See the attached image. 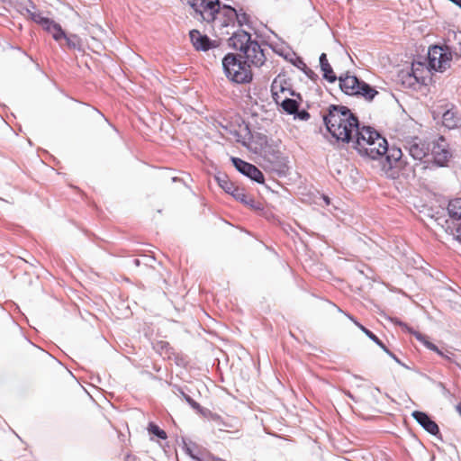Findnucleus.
Wrapping results in <instances>:
<instances>
[{
    "mask_svg": "<svg viewBox=\"0 0 461 461\" xmlns=\"http://www.w3.org/2000/svg\"><path fill=\"white\" fill-rule=\"evenodd\" d=\"M328 131L338 140L350 143L354 130L357 128V117L347 106L330 104L328 113L322 115Z\"/></svg>",
    "mask_w": 461,
    "mask_h": 461,
    "instance_id": "obj_1",
    "label": "nucleus"
},
{
    "mask_svg": "<svg viewBox=\"0 0 461 461\" xmlns=\"http://www.w3.org/2000/svg\"><path fill=\"white\" fill-rule=\"evenodd\" d=\"M222 68L227 78L236 84L249 83L253 78L250 64L241 60V56L228 53L222 59Z\"/></svg>",
    "mask_w": 461,
    "mask_h": 461,
    "instance_id": "obj_2",
    "label": "nucleus"
},
{
    "mask_svg": "<svg viewBox=\"0 0 461 461\" xmlns=\"http://www.w3.org/2000/svg\"><path fill=\"white\" fill-rule=\"evenodd\" d=\"M337 80L339 81L341 91L348 95L360 96L370 102L378 92L370 85L360 80L356 76L349 75L348 72L342 73Z\"/></svg>",
    "mask_w": 461,
    "mask_h": 461,
    "instance_id": "obj_3",
    "label": "nucleus"
},
{
    "mask_svg": "<svg viewBox=\"0 0 461 461\" xmlns=\"http://www.w3.org/2000/svg\"><path fill=\"white\" fill-rule=\"evenodd\" d=\"M454 55L461 58V48L456 50L448 45L429 47L428 51L429 69L437 72L446 71L450 68Z\"/></svg>",
    "mask_w": 461,
    "mask_h": 461,
    "instance_id": "obj_4",
    "label": "nucleus"
},
{
    "mask_svg": "<svg viewBox=\"0 0 461 461\" xmlns=\"http://www.w3.org/2000/svg\"><path fill=\"white\" fill-rule=\"evenodd\" d=\"M404 149L413 160L411 165H415V171L417 167H420L421 170H425L428 167V166L424 164L429 160L424 159L429 156V143L423 141L418 137H414L405 141Z\"/></svg>",
    "mask_w": 461,
    "mask_h": 461,
    "instance_id": "obj_5",
    "label": "nucleus"
},
{
    "mask_svg": "<svg viewBox=\"0 0 461 461\" xmlns=\"http://www.w3.org/2000/svg\"><path fill=\"white\" fill-rule=\"evenodd\" d=\"M390 167H397L402 171V174L406 177L415 176V165H411L406 158H403V153L399 148H389L384 154Z\"/></svg>",
    "mask_w": 461,
    "mask_h": 461,
    "instance_id": "obj_6",
    "label": "nucleus"
},
{
    "mask_svg": "<svg viewBox=\"0 0 461 461\" xmlns=\"http://www.w3.org/2000/svg\"><path fill=\"white\" fill-rule=\"evenodd\" d=\"M380 134L371 127H360V124H358L357 128L354 130L353 140L350 141L352 143V148H354L362 156L364 150L367 146H369V143L376 141L375 139Z\"/></svg>",
    "mask_w": 461,
    "mask_h": 461,
    "instance_id": "obj_7",
    "label": "nucleus"
},
{
    "mask_svg": "<svg viewBox=\"0 0 461 461\" xmlns=\"http://www.w3.org/2000/svg\"><path fill=\"white\" fill-rule=\"evenodd\" d=\"M380 134L371 127H360V124H358L357 128L354 130L353 140L350 141L352 143V148H354L362 156L364 150L367 146H369V143L376 141L375 139Z\"/></svg>",
    "mask_w": 461,
    "mask_h": 461,
    "instance_id": "obj_8",
    "label": "nucleus"
},
{
    "mask_svg": "<svg viewBox=\"0 0 461 461\" xmlns=\"http://www.w3.org/2000/svg\"><path fill=\"white\" fill-rule=\"evenodd\" d=\"M380 134L371 127H360V124H358L357 128L354 130L353 140L350 141L352 143V148H354L362 156L364 150L367 146H369V143L376 141L375 139Z\"/></svg>",
    "mask_w": 461,
    "mask_h": 461,
    "instance_id": "obj_9",
    "label": "nucleus"
},
{
    "mask_svg": "<svg viewBox=\"0 0 461 461\" xmlns=\"http://www.w3.org/2000/svg\"><path fill=\"white\" fill-rule=\"evenodd\" d=\"M429 155L432 157V162L438 167H445L449 161L452 154L447 147V143L443 136L430 144Z\"/></svg>",
    "mask_w": 461,
    "mask_h": 461,
    "instance_id": "obj_10",
    "label": "nucleus"
},
{
    "mask_svg": "<svg viewBox=\"0 0 461 461\" xmlns=\"http://www.w3.org/2000/svg\"><path fill=\"white\" fill-rule=\"evenodd\" d=\"M260 150L259 154L265 160L272 164L274 167H281L284 163V157L278 149L273 144H270L267 136H260Z\"/></svg>",
    "mask_w": 461,
    "mask_h": 461,
    "instance_id": "obj_11",
    "label": "nucleus"
},
{
    "mask_svg": "<svg viewBox=\"0 0 461 461\" xmlns=\"http://www.w3.org/2000/svg\"><path fill=\"white\" fill-rule=\"evenodd\" d=\"M220 9V0H203L199 10L200 12H194L192 15L197 20L211 23L216 20Z\"/></svg>",
    "mask_w": 461,
    "mask_h": 461,
    "instance_id": "obj_12",
    "label": "nucleus"
},
{
    "mask_svg": "<svg viewBox=\"0 0 461 461\" xmlns=\"http://www.w3.org/2000/svg\"><path fill=\"white\" fill-rule=\"evenodd\" d=\"M447 219L445 221L446 231H453L456 227L461 226V198H455L447 204Z\"/></svg>",
    "mask_w": 461,
    "mask_h": 461,
    "instance_id": "obj_13",
    "label": "nucleus"
},
{
    "mask_svg": "<svg viewBox=\"0 0 461 461\" xmlns=\"http://www.w3.org/2000/svg\"><path fill=\"white\" fill-rule=\"evenodd\" d=\"M231 161L236 169L242 175L257 183H264V175L256 166L234 157L231 158Z\"/></svg>",
    "mask_w": 461,
    "mask_h": 461,
    "instance_id": "obj_14",
    "label": "nucleus"
},
{
    "mask_svg": "<svg viewBox=\"0 0 461 461\" xmlns=\"http://www.w3.org/2000/svg\"><path fill=\"white\" fill-rule=\"evenodd\" d=\"M247 63L256 67L262 66L266 61L263 50L257 41H253L242 51Z\"/></svg>",
    "mask_w": 461,
    "mask_h": 461,
    "instance_id": "obj_15",
    "label": "nucleus"
},
{
    "mask_svg": "<svg viewBox=\"0 0 461 461\" xmlns=\"http://www.w3.org/2000/svg\"><path fill=\"white\" fill-rule=\"evenodd\" d=\"M376 141L369 143V146L364 150L362 156L370 158L372 159H377L384 156L387 151V140L379 135Z\"/></svg>",
    "mask_w": 461,
    "mask_h": 461,
    "instance_id": "obj_16",
    "label": "nucleus"
},
{
    "mask_svg": "<svg viewBox=\"0 0 461 461\" xmlns=\"http://www.w3.org/2000/svg\"><path fill=\"white\" fill-rule=\"evenodd\" d=\"M190 40L196 50L206 51L216 47V42L207 35L202 34L198 30H192L189 32Z\"/></svg>",
    "mask_w": 461,
    "mask_h": 461,
    "instance_id": "obj_17",
    "label": "nucleus"
},
{
    "mask_svg": "<svg viewBox=\"0 0 461 461\" xmlns=\"http://www.w3.org/2000/svg\"><path fill=\"white\" fill-rule=\"evenodd\" d=\"M411 416L429 434L436 436L439 433L438 424L426 412L414 411Z\"/></svg>",
    "mask_w": 461,
    "mask_h": 461,
    "instance_id": "obj_18",
    "label": "nucleus"
},
{
    "mask_svg": "<svg viewBox=\"0 0 461 461\" xmlns=\"http://www.w3.org/2000/svg\"><path fill=\"white\" fill-rule=\"evenodd\" d=\"M251 41L252 39L250 33L244 30L235 32L229 39L230 46L240 52H242Z\"/></svg>",
    "mask_w": 461,
    "mask_h": 461,
    "instance_id": "obj_19",
    "label": "nucleus"
},
{
    "mask_svg": "<svg viewBox=\"0 0 461 461\" xmlns=\"http://www.w3.org/2000/svg\"><path fill=\"white\" fill-rule=\"evenodd\" d=\"M273 98L276 104H280L283 110L288 114H294L299 108V103L295 99L285 96L281 100V95L278 93H273Z\"/></svg>",
    "mask_w": 461,
    "mask_h": 461,
    "instance_id": "obj_20",
    "label": "nucleus"
},
{
    "mask_svg": "<svg viewBox=\"0 0 461 461\" xmlns=\"http://www.w3.org/2000/svg\"><path fill=\"white\" fill-rule=\"evenodd\" d=\"M217 15L221 16V25L222 27H228L235 24V18H237V10L230 5H223L221 6L220 12Z\"/></svg>",
    "mask_w": 461,
    "mask_h": 461,
    "instance_id": "obj_21",
    "label": "nucleus"
},
{
    "mask_svg": "<svg viewBox=\"0 0 461 461\" xmlns=\"http://www.w3.org/2000/svg\"><path fill=\"white\" fill-rule=\"evenodd\" d=\"M232 196L237 200L242 203L243 204L252 208V209H260V203L256 202L255 199L245 193L244 189L238 187L233 191Z\"/></svg>",
    "mask_w": 461,
    "mask_h": 461,
    "instance_id": "obj_22",
    "label": "nucleus"
},
{
    "mask_svg": "<svg viewBox=\"0 0 461 461\" xmlns=\"http://www.w3.org/2000/svg\"><path fill=\"white\" fill-rule=\"evenodd\" d=\"M320 67L323 72V77L327 81L330 83H334L337 80V76L335 75L330 64L329 63L327 55L325 53H322L320 56Z\"/></svg>",
    "mask_w": 461,
    "mask_h": 461,
    "instance_id": "obj_23",
    "label": "nucleus"
},
{
    "mask_svg": "<svg viewBox=\"0 0 461 461\" xmlns=\"http://www.w3.org/2000/svg\"><path fill=\"white\" fill-rule=\"evenodd\" d=\"M442 123L448 129H454L461 124V118L452 110H447L442 115Z\"/></svg>",
    "mask_w": 461,
    "mask_h": 461,
    "instance_id": "obj_24",
    "label": "nucleus"
},
{
    "mask_svg": "<svg viewBox=\"0 0 461 461\" xmlns=\"http://www.w3.org/2000/svg\"><path fill=\"white\" fill-rule=\"evenodd\" d=\"M42 29L50 33L53 39L58 42L65 37V32L62 30L61 26L51 19L48 21Z\"/></svg>",
    "mask_w": 461,
    "mask_h": 461,
    "instance_id": "obj_25",
    "label": "nucleus"
},
{
    "mask_svg": "<svg viewBox=\"0 0 461 461\" xmlns=\"http://www.w3.org/2000/svg\"><path fill=\"white\" fill-rule=\"evenodd\" d=\"M350 319L371 340H373L376 345H378L384 351H387V347L382 342L381 339H379V338L376 335H375L372 331H370L368 329L364 327L357 321H354L352 317H350Z\"/></svg>",
    "mask_w": 461,
    "mask_h": 461,
    "instance_id": "obj_26",
    "label": "nucleus"
},
{
    "mask_svg": "<svg viewBox=\"0 0 461 461\" xmlns=\"http://www.w3.org/2000/svg\"><path fill=\"white\" fill-rule=\"evenodd\" d=\"M20 13L23 15L32 17V14L36 10V5L32 0H23L19 4Z\"/></svg>",
    "mask_w": 461,
    "mask_h": 461,
    "instance_id": "obj_27",
    "label": "nucleus"
},
{
    "mask_svg": "<svg viewBox=\"0 0 461 461\" xmlns=\"http://www.w3.org/2000/svg\"><path fill=\"white\" fill-rule=\"evenodd\" d=\"M66 41V44L70 50H81L82 44L80 38L76 34L67 35L65 33V37H63Z\"/></svg>",
    "mask_w": 461,
    "mask_h": 461,
    "instance_id": "obj_28",
    "label": "nucleus"
},
{
    "mask_svg": "<svg viewBox=\"0 0 461 461\" xmlns=\"http://www.w3.org/2000/svg\"><path fill=\"white\" fill-rule=\"evenodd\" d=\"M413 335L415 336V338L418 340L422 342L427 348H429V349H430L432 351L437 352L439 356H442V357L444 356L443 352L435 344H433L430 341H429L424 335H422L421 333H420L418 331L417 332H413Z\"/></svg>",
    "mask_w": 461,
    "mask_h": 461,
    "instance_id": "obj_29",
    "label": "nucleus"
},
{
    "mask_svg": "<svg viewBox=\"0 0 461 461\" xmlns=\"http://www.w3.org/2000/svg\"><path fill=\"white\" fill-rule=\"evenodd\" d=\"M217 181L220 185V186L228 194H233V191L236 190L238 187L235 186L230 181L227 179L225 176H217Z\"/></svg>",
    "mask_w": 461,
    "mask_h": 461,
    "instance_id": "obj_30",
    "label": "nucleus"
},
{
    "mask_svg": "<svg viewBox=\"0 0 461 461\" xmlns=\"http://www.w3.org/2000/svg\"><path fill=\"white\" fill-rule=\"evenodd\" d=\"M235 22L239 24L240 27L243 25H249L250 23L249 15L242 11V9L237 10V18H235Z\"/></svg>",
    "mask_w": 461,
    "mask_h": 461,
    "instance_id": "obj_31",
    "label": "nucleus"
},
{
    "mask_svg": "<svg viewBox=\"0 0 461 461\" xmlns=\"http://www.w3.org/2000/svg\"><path fill=\"white\" fill-rule=\"evenodd\" d=\"M30 19L40 24L41 27H43L50 20V18L42 16V14L38 12L37 9L34 10V13L32 14V17Z\"/></svg>",
    "mask_w": 461,
    "mask_h": 461,
    "instance_id": "obj_32",
    "label": "nucleus"
},
{
    "mask_svg": "<svg viewBox=\"0 0 461 461\" xmlns=\"http://www.w3.org/2000/svg\"><path fill=\"white\" fill-rule=\"evenodd\" d=\"M149 431L154 435H156L158 438H161V439H166L167 438V433L161 429L158 426H157L156 424L150 422L149 424V428H148Z\"/></svg>",
    "mask_w": 461,
    "mask_h": 461,
    "instance_id": "obj_33",
    "label": "nucleus"
},
{
    "mask_svg": "<svg viewBox=\"0 0 461 461\" xmlns=\"http://www.w3.org/2000/svg\"><path fill=\"white\" fill-rule=\"evenodd\" d=\"M181 394H182L183 398L186 401V402H188V404L193 409H194L198 411H202V407L197 402L193 400L188 394L185 393L184 392H181Z\"/></svg>",
    "mask_w": 461,
    "mask_h": 461,
    "instance_id": "obj_34",
    "label": "nucleus"
},
{
    "mask_svg": "<svg viewBox=\"0 0 461 461\" xmlns=\"http://www.w3.org/2000/svg\"><path fill=\"white\" fill-rule=\"evenodd\" d=\"M210 419L215 423L219 430H224V427H226V424L221 420V418L218 414L211 413Z\"/></svg>",
    "mask_w": 461,
    "mask_h": 461,
    "instance_id": "obj_35",
    "label": "nucleus"
},
{
    "mask_svg": "<svg viewBox=\"0 0 461 461\" xmlns=\"http://www.w3.org/2000/svg\"><path fill=\"white\" fill-rule=\"evenodd\" d=\"M203 0H187V4L193 9L194 12H200V8L202 6Z\"/></svg>",
    "mask_w": 461,
    "mask_h": 461,
    "instance_id": "obj_36",
    "label": "nucleus"
},
{
    "mask_svg": "<svg viewBox=\"0 0 461 461\" xmlns=\"http://www.w3.org/2000/svg\"><path fill=\"white\" fill-rule=\"evenodd\" d=\"M390 321L399 326H401L404 330L408 331L409 333L413 334L415 332L411 328H410L406 323H403L402 321H399L396 318H390Z\"/></svg>",
    "mask_w": 461,
    "mask_h": 461,
    "instance_id": "obj_37",
    "label": "nucleus"
},
{
    "mask_svg": "<svg viewBox=\"0 0 461 461\" xmlns=\"http://www.w3.org/2000/svg\"><path fill=\"white\" fill-rule=\"evenodd\" d=\"M294 115V118H298L303 121H306L310 118V113L306 110L299 111V108L297 109V112Z\"/></svg>",
    "mask_w": 461,
    "mask_h": 461,
    "instance_id": "obj_38",
    "label": "nucleus"
},
{
    "mask_svg": "<svg viewBox=\"0 0 461 461\" xmlns=\"http://www.w3.org/2000/svg\"><path fill=\"white\" fill-rule=\"evenodd\" d=\"M286 92L288 93L289 95L296 96L298 99L302 100L300 94H295V92L291 88L281 86V93L285 94Z\"/></svg>",
    "mask_w": 461,
    "mask_h": 461,
    "instance_id": "obj_39",
    "label": "nucleus"
},
{
    "mask_svg": "<svg viewBox=\"0 0 461 461\" xmlns=\"http://www.w3.org/2000/svg\"><path fill=\"white\" fill-rule=\"evenodd\" d=\"M294 65H295L298 68H300L301 70H303V69H308L307 65H306V64L304 63V61H303L302 59H300V58H298V59H297V60H296V62L294 63Z\"/></svg>",
    "mask_w": 461,
    "mask_h": 461,
    "instance_id": "obj_40",
    "label": "nucleus"
},
{
    "mask_svg": "<svg viewBox=\"0 0 461 461\" xmlns=\"http://www.w3.org/2000/svg\"><path fill=\"white\" fill-rule=\"evenodd\" d=\"M303 71L304 72V74L310 77L311 79H313L314 77H317V75L311 69L308 68V69H303Z\"/></svg>",
    "mask_w": 461,
    "mask_h": 461,
    "instance_id": "obj_41",
    "label": "nucleus"
},
{
    "mask_svg": "<svg viewBox=\"0 0 461 461\" xmlns=\"http://www.w3.org/2000/svg\"><path fill=\"white\" fill-rule=\"evenodd\" d=\"M385 353H387L393 359L395 360V362H397L398 364L403 366H406L404 364H402L401 362V360L393 353L391 352L388 348H387V351H384Z\"/></svg>",
    "mask_w": 461,
    "mask_h": 461,
    "instance_id": "obj_42",
    "label": "nucleus"
},
{
    "mask_svg": "<svg viewBox=\"0 0 461 461\" xmlns=\"http://www.w3.org/2000/svg\"><path fill=\"white\" fill-rule=\"evenodd\" d=\"M125 459H126V461H135L136 460V456H131V455H127Z\"/></svg>",
    "mask_w": 461,
    "mask_h": 461,
    "instance_id": "obj_43",
    "label": "nucleus"
},
{
    "mask_svg": "<svg viewBox=\"0 0 461 461\" xmlns=\"http://www.w3.org/2000/svg\"><path fill=\"white\" fill-rule=\"evenodd\" d=\"M456 411L459 413V415L461 416V402H459V403L456 406Z\"/></svg>",
    "mask_w": 461,
    "mask_h": 461,
    "instance_id": "obj_44",
    "label": "nucleus"
},
{
    "mask_svg": "<svg viewBox=\"0 0 461 461\" xmlns=\"http://www.w3.org/2000/svg\"><path fill=\"white\" fill-rule=\"evenodd\" d=\"M452 3L461 7V0H450Z\"/></svg>",
    "mask_w": 461,
    "mask_h": 461,
    "instance_id": "obj_45",
    "label": "nucleus"
},
{
    "mask_svg": "<svg viewBox=\"0 0 461 461\" xmlns=\"http://www.w3.org/2000/svg\"><path fill=\"white\" fill-rule=\"evenodd\" d=\"M134 263H135L136 266H139L140 265V260L139 259H135Z\"/></svg>",
    "mask_w": 461,
    "mask_h": 461,
    "instance_id": "obj_46",
    "label": "nucleus"
}]
</instances>
